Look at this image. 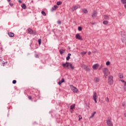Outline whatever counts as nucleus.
<instances>
[{"label":"nucleus","mask_w":126,"mask_h":126,"mask_svg":"<svg viewBox=\"0 0 126 126\" xmlns=\"http://www.w3.org/2000/svg\"><path fill=\"white\" fill-rule=\"evenodd\" d=\"M62 66L63 67H68L69 66L70 68L72 70L74 69V66L72 65V64L70 63L66 62L65 63H63Z\"/></svg>","instance_id":"f257e3e1"},{"label":"nucleus","mask_w":126,"mask_h":126,"mask_svg":"<svg viewBox=\"0 0 126 126\" xmlns=\"http://www.w3.org/2000/svg\"><path fill=\"white\" fill-rule=\"evenodd\" d=\"M103 73L104 74V77L105 78L108 77V76L110 74V71H109V69L107 68H104L102 70Z\"/></svg>","instance_id":"f03ea898"},{"label":"nucleus","mask_w":126,"mask_h":126,"mask_svg":"<svg viewBox=\"0 0 126 126\" xmlns=\"http://www.w3.org/2000/svg\"><path fill=\"white\" fill-rule=\"evenodd\" d=\"M106 124L108 126H113V123H112V119L111 117H108L106 120Z\"/></svg>","instance_id":"7ed1b4c3"},{"label":"nucleus","mask_w":126,"mask_h":126,"mask_svg":"<svg viewBox=\"0 0 126 126\" xmlns=\"http://www.w3.org/2000/svg\"><path fill=\"white\" fill-rule=\"evenodd\" d=\"M27 30L29 34H31V35H37V32H33L32 29L29 28Z\"/></svg>","instance_id":"20e7f679"},{"label":"nucleus","mask_w":126,"mask_h":126,"mask_svg":"<svg viewBox=\"0 0 126 126\" xmlns=\"http://www.w3.org/2000/svg\"><path fill=\"white\" fill-rule=\"evenodd\" d=\"M113 76L110 75L108 77V83L110 85H112L114 83V80H113Z\"/></svg>","instance_id":"39448f33"},{"label":"nucleus","mask_w":126,"mask_h":126,"mask_svg":"<svg viewBox=\"0 0 126 126\" xmlns=\"http://www.w3.org/2000/svg\"><path fill=\"white\" fill-rule=\"evenodd\" d=\"M70 88L71 89L72 91L74 92V93H77L78 92V90L75 88V87L73 86V85H70Z\"/></svg>","instance_id":"423d86ee"},{"label":"nucleus","mask_w":126,"mask_h":126,"mask_svg":"<svg viewBox=\"0 0 126 126\" xmlns=\"http://www.w3.org/2000/svg\"><path fill=\"white\" fill-rule=\"evenodd\" d=\"M97 97H98V95H97V93H96V92H94L93 99L94 100L95 103H97Z\"/></svg>","instance_id":"0eeeda50"},{"label":"nucleus","mask_w":126,"mask_h":126,"mask_svg":"<svg viewBox=\"0 0 126 126\" xmlns=\"http://www.w3.org/2000/svg\"><path fill=\"white\" fill-rule=\"evenodd\" d=\"M82 68L85 69V70H86V71H90V69L88 67V66H87L85 64H83L82 65Z\"/></svg>","instance_id":"6e6552de"},{"label":"nucleus","mask_w":126,"mask_h":126,"mask_svg":"<svg viewBox=\"0 0 126 126\" xmlns=\"http://www.w3.org/2000/svg\"><path fill=\"white\" fill-rule=\"evenodd\" d=\"M78 8H80V5H76L73 6L71 8V9H72V11H74V10H76V9H78Z\"/></svg>","instance_id":"1a4fd4ad"},{"label":"nucleus","mask_w":126,"mask_h":126,"mask_svg":"<svg viewBox=\"0 0 126 126\" xmlns=\"http://www.w3.org/2000/svg\"><path fill=\"white\" fill-rule=\"evenodd\" d=\"M123 34L121 35V36H122L121 40H122L123 43H124V42H125V41H126V34H125L124 33V32H123Z\"/></svg>","instance_id":"9d476101"},{"label":"nucleus","mask_w":126,"mask_h":126,"mask_svg":"<svg viewBox=\"0 0 126 126\" xmlns=\"http://www.w3.org/2000/svg\"><path fill=\"white\" fill-rule=\"evenodd\" d=\"M75 37L76 39H78V40H80L81 41H82L83 40V38L80 36V35L79 33H77L75 35Z\"/></svg>","instance_id":"9b49d317"},{"label":"nucleus","mask_w":126,"mask_h":126,"mask_svg":"<svg viewBox=\"0 0 126 126\" xmlns=\"http://www.w3.org/2000/svg\"><path fill=\"white\" fill-rule=\"evenodd\" d=\"M98 67H99V64L98 63L94 64L93 65V68L94 70L98 69Z\"/></svg>","instance_id":"f8f14e48"},{"label":"nucleus","mask_w":126,"mask_h":126,"mask_svg":"<svg viewBox=\"0 0 126 126\" xmlns=\"http://www.w3.org/2000/svg\"><path fill=\"white\" fill-rule=\"evenodd\" d=\"M94 82H95V83H98V82L100 81V79H99V78L95 77L94 78Z\"/></svg>","instance_id":"ddd939ff"},{"label":"nucleus","mask_w":126,"mask_h":126,"mask_svg":"<svg viewBox=\"0 0 126 126\" xmlns=\"http://www.w3.org/2000/svg\"><path fill=\"white\" fill-rule=\"evenodd\" d=\"M96 16H97V12L96 11H94L93 15H92V17L93 18H95V17H96Z\"/></svg>","instance_id":"4468645a"},{"label":"nucleus","mask_w":126,"mask_h":126,"mask_svg":"<svg viewBox=\"0 0 126 126\" xmlns=\"http://www.w3.org/2000/svg\"><path fill=\"white\" fill-rule=\"evenodd\" d=\"M121 81L122 82H123V83H124V90H125V91H126V82L125 80H121Z\"/></svg>","instance_id":"2eb2a0df"},{"label":"nucleus","mask_w":126,"mask_h":126,"mask_svg":"<svg viewBox=\"0 0 126 126\" xmlns=\"http://www.w3.org/2000/svg\"><path fill=\"white\" fill-rule=\"evenodd\" d=\"M58 7V6H57V5H55L51 9V11H54V10H56V9H57V8Z\"/></svg>","instance_id":"dca6fc26"},{"label":"nucleus","mask_w":126,"mask_h":126,"mask_svg":"<svg viewBox=\"0 0 126 126\" xmlns=\"http://www.w3.org/2000/svg\"><path fill=\"white\" fill-rule=\"evenodd\" d=\"M70 56H71V54L68 53L66 58V61H69V59H70Z\"/></svg>","instance_id":"f3484780"},{"label":"nucleus","mask_w":126,"mask_h":126,"mask_svg":"<svg viewBox=\"0 0 126 126\" xmlns=\"http://www.w3.org/2000/svg\"><path fill=\"white\" fill-rule=\"evenodd\" d=\"M8 35L9 37H14V33L12 32H8Z\"/></svg>","instance_id":"a211bd4d"},{"label":"nucleus","mask_w":126,"mask_h":126,"mask_svg":"<svg viewBox=\"0 0 126 126\" xmlns=\"http://www.w3.org/2000/svg\"><path fill=\"white\" fill-rule=\"evenodd\" d=\"M34 95L35 96L36 98H38V99L40 98V94H39V93H35L34 94Z\"/></svg>","instance_id":"6ab92c4d"},{"label":"nucleus","mask_w":126,"mask_h":126,"mask_svg":"<svg viewBox=\"0 0 126 126\" xmlns=\"http://www.w3.org/2000/svg\"><path fill=\"white\" fill-rule=\"evenodd\" d=\"M21 7H22V8H23V9H26L27 7H26V5L25 4V3L22 4Z\"/></svg>","instance_id":"aec40b11"},{"label":"nucleus","mask_w":126,"mask_h":126,"mask_svg":"<svg viewBox=\"0 0 126 126\" xmlns=\"http://www.w3.org/2000/svg\"><path fill=\"white\" fill-rule=\"evenodd\" d=\"M60 52L61 55H63V53L65 52V51L63 49H60Z\"/></svg>","instance_id":"412c9836"},{"label":"nucleus","mask_w":126,"mask_h":126,"mask_svg":"<svg viewBox=\"0 0 126 126\" xmlns=\"http://www.w3.org/2000/svg\"><path fill=\"white\" fill-rule=\"evenodd\" d=\"M75 107V104L71 105L70 106V110H73V109H74Z\"/></svg>","instance_id":"4be33fe9"},{"label":"nucleus","mask_w":126,"mask_h":126,"mask_svg":"<svg viewBox=\"0 0 126 126\" xmlns=\"http://www.w3.org/2000/svg\"><path fill=\"white\" fill-rule=\"evenodd\" d=\"M95 114H96V112H94V113L92 114V116L90 117V119H92V118L94 117Z\"/></svg>","instance_id":"5701e85b"},{"label":"nucleus","mask_w":126,"mask_h":126,"mask_svg":"<svg viewBox=\"0 0 126 126\" xmlns=\"http://www.w3.org/2000/svg\"><path fill=\"white\" fill-rule=\"evenodd\" d=\"M121 1L123 4H126V0H121Z\"/></svg>","instance_id":"b1692460"},{"label":"nucleus","mask_w":126,"mask_h":126,"mask_svg":"<svg viewBox=\"0 0 126 126\" xmlns=\"http://www.w3.org/2000/svg\"><path fill=\"white\" fill-rule=\"evenodd\" d=\"M63 4V2H62L61 1H58L57 2V5H61V4Z\"/></svg>","instance_id":"393cba45"},{"label":"nucleus","mask_w":126,"mask_h":126,"mask_svg":"<svg viewBox=\"0 0 126 126\" xmlns=\"http://www.w3.org/2000/svg\"><path fill=\"white\" fill-rule=\"evenodd\" d=\"M108 23H109V22L107 21H104L103 22V24H104V25H107V24H108Z\"/></svg>","instance_id":"a878e982"},{"label":"nucleus","mask_w":126,"mask_h":126,"mask_svg":"<svg viewBox=\"0 0 126 126\" xmlns=\"http://www.w3.org/2000/svg\"><path fill=\"white\" fill-rule=\"evenodd\" d=\"M83 12H84V13H87V12H88V11H87V9H83Z\"/></svg>","instance_id":"bb28decb"},{"label":"nucleus","mask_w":126,"mask_h":126,"mask_svg":"<svg viewBox=\"0 0 126 126\" xmlns=\"http://www.w3.org/2000/svg\"><path fill=\"white\" fill-rule=\"evenodd\" d=\"M78 31H82V28L81 27H78Z\"/></svg>","instance_id":"cd10ccee"},{"label":"nucleus","mask_w":126,"mask_h":126,"mask_svg":"<svg viewBox=\"0 0 126 126\" xmlns=\"http://www.w3.org/2000/svg\"><path fill=\"white\" fill-rule=\"evenodd\" d=\"M41 13L44 16H46V12H45V11H42Z\"/></svg>","instance_id":"c85d7f7f"},{"label":"nucleus","mask_w":126,"mask_h":126,"mask_svg":"<svg viewBox=\"0 0 126 126\" xmlns=\"http://www.w3.org/2000/svg\"><path fill=\"white\" fill-rule=\"evenodd\" d=\"M86 52H83L81 53V55H82V56H84V55H86Z\"/></svg>","instance_id":"c756f323"},{"label":"nucleus","mask_w":126,"mask_h":126,"mask_svg":"<svg viewBox=\"0 0 126 126\" xmlns=\"http://www.w3.org/2000/svg\"><path fill=\"white\" fill-rule=\"evenodd\" d=\"M105 101H106V102H107V103H109V102H110V99H109L108 97H106L105 98Z\"/></svg>","instance_id":"7c9ffc66"},{"label":"nucleus","mask_w":126,"mask_h":126,"mask_svg":"<svg viewBox=\"0 0 126 126\" xmlns=\"http://www.w3.org/2000/svg\"><path fill=\"white\" fill-rule=\"evenodd\" d=\"M104 18L105 19H109V16L106 15H104Z\"/></svg>","instance_id":"2f4dec72"},{"label":"nucleus","mask_w":126,"mask_h":126,"mask_svg":"<svg viewBox=\"0 0 126 126\" xmlns=\"http://www.w3.org/2000/svg\"><path fill=\"white\" fill-rule=\"evenodd\" d=\"M42 40L41 39V38L39 39L38 40V44L39 45H41V42Z\"/></svg>","instance_id":"473e14b6"},{"label":"nucleus","mask_w":126,"mask_h":126,"mask_svg":"<svg viewBox=\"0 0 126 126\" xmlns=\"http://www.w3.org/2000/svg\"><path fill=\"white\" fill-rule=\"evenodd\" d=\"M119 77L120 78H124V76L123 75V74H119Z\"/></svg>","instance_id":"72a5a7b5"},{"label":"nucleus","mask_w":126,"mask_h":126,"mask_svg":"<svg viewBox=\"0 0 126 126\" xmlns=\"http://www.w3.org/2000/svg\"><path fill=\"white\" fill-rule=\"evenodd\" d=\"M57 23L59 25H61V24H62V22L61 21H58Z\"/></svg>","instance_id":"f704fd0d"},{"label":"nucleus","mask_w":126,"mask_h":126,"mask_svg":"<svg viewBox=\"0 0 126 126\" xmlns=\"http://www.w3.org/2000/svg\"><path fill=\"white\" fill-rule=\"evenodd\" d=\"M103 65H100V67H99V68H98V70H100V69H102V68L103 67Z\"/></svg>","instance_id":"c9c22d12"},{"label":"nucleus","mask_w":126,"mask_h":126,"mask_svg":"<svg viewBox=\"0 0 126 126\" xmlns=\"http://www.w3.org/2000/svg\"><path fill=\"white\" fill-rule=\"evenodd\" d=\"M12 83H13V84H16V80H13Z\"/></svg>","instance_id":"e433bc0d"},{"label":"nucleus","mask_w":126,"mask_h":126,"mask_svg":"<svg viewBox=\"0 0 126 126\" xmlns=\"http://www.w3.org/2000/svg\"><path fill=\"white\" fill-rule=\"evenodd\" d=\"M106 65H110V62L108 61L106 63Z\"/></svg>","instance_id":"4c0bfd02"},{"label":"nucleus","mask_w":126,"mask_h":126,"mask_svg":"<svg viewBox=\"0 0 126 126\" xmlns=\"http://www.w3.org/2000/svg\"><path fill=\"white\" fill-rule=\"evenodd\" d=\"M61 82L62 83H63V82H64V79L62 78V80H61Z\"/></svg>","instance_id":"58836bf2"},{"label":"nucleus","mask_w":126,"mask_h":126,"mask_svg":"<svg viewBox=\"0 0 126 126\" xmlns=\"http://www.w3.org/2000/svg\"><path fill=\"white\" fill-rule=\"evenodd\" d=\"M82 119V117H81V115H79V121H80Z\"/></svg>","instance_id":"ea45409f"},{"label":"nucleus","mask_w":126,"mask_h":126,"mask_svg":"<svg viewBox=\"0 0 126 126\" xmlns=\"http://www.w3.org/2000/svg\"><path fill=\"white\" fill-rule=\"evenodd\" d=\"M28 98L29 99V100H31V99H32V96L30 95V96H28Z\"/></svg>","instance_id":"a19ab883"},{"label":"nucleus","mask_w":126,"mask_h":126,"mask_svg":"<svg viewBox=\"0 0 126 126\" xmlns=\"http://www.w3.org/2000/svg\"><path fill=\"white\" fill-rule=\"evenodd\" d=\"M35 58H39V55H38V54H36L35 55Z\"/></svg>","instance_id":"79ce46f5"},{"label":"nucleus","mask_w":126,"mask_h":126,"mask_svg":"<svg viewBox=\"0 0 126 126\" xmlns=\"http://www.w3.org/2000/svg\"><path fill=\"white\" fill-rule=\"evenodd\" d=\"M122 106L123 107H125V106H126V102H123V104H122Z\"/></svg>","instance_id":"37998d69"},{"label":"nucleus","mask_w":126,"mask_h":126,"mask_svg":"<svg viewBox=\"0 0 126 126\" xmlns=\"http://www.w3.org/2000/svg\"><path fill=\"white\" fill-rule=\"evenodd\" d=\"M62 83H62L61 81L58 82V84H59V85H61V84H62Z\"/></svg>","instance_id":"c03bdc74"},{"label":"nucleus","mask_w":126,"mask_h":126,"mask_svg":"<svg viewBox=\"0 0 126 126\" xmlns=\"http://www.w3.org/2000/svg\"><path fill=\"white\" fill-rule=\"evenodd\" d=\"M9 5H10V6H13V3H9Z\"/></svg>","instance_id":"a18cd8bd"},{"label":"nucleus","mask_w":126,"mask_h":126,"mask_svg":"<svg viewBox=\"0 0 126 126\" xmlns=\"http://www.w3.org/2000/svg\"><path fill=\"white\" fill-rule=\"evenodd\" d=\"M18 2H19L20 3H22V1H21V0H18Z\"/></svg>","instance_id":"49530a36"},{"label":"nucleus","mask_w":126,"mask_h":126,"mask_svg":"<svg viewBox=\"0 0 126 126\" xmlns=\"http://www.w3.org/2000/svg\"><path fill=\"white\" fill-rule=\"evenodd\" d=\"M88 55H91V52H89L88 53Z\"/></svg>","instance_id":"de8ad7c7"},{"label":"nucleus","mask_w":126,"mask_h":126,"mask_svg":"<svg viewBox=\"0 0 126 126\" xmlns=\"http://www.w3.org/2000/svg\"><path fill=\"white\" fill-rule=\"evenodd\" d=\"M124 7H125V8H126V3L124 5Z\"/></svg>","instance_id":"09e8293b"},{"label":"nucleus","mask_w":126,"mask_h":126,"mask_svg":"<svg viewBox=\"0 0 126 126\" xmlns=\"http://www.w3.org/2000/svg\"><path fill=\"white\" fill-rule=\"evenodd\" d=\"M7 1H8V2H10V0H7Z\"/></svg>","instance_id":"8fccbe9b"},{"label":"nucleus","mask_w":126,"mask_h":126,"mask_svg":"<svg viewBox=\"0 0 126 126\" xmlns=\"http://www.w3.org/2000/svg\"><path fill=\"white\" fill-rule=\"evenodd\" d=\"M125 61H126V58H125Z\"/></svg>","instance_id":"3c124183"},{"label":"nucleus","mask_w":126,"mask_h":126,"mask_svg":"<svg viewBox=\"0 0 126 126\" xmlns=\"http://www.w3.org/2000/svg\"><path fill=\"white\" fill-rule=\"evenodd\" d=\"M36 100H34V102H36Z\"/></svg>","instance_id":"603ef678"},{"label":"nucleus","mask_w":126,"mask_h":126,"mask_svg":"<svg viewBox=\"0 0 126 126\" xmlns=\"http://www.w3.org/2000/svg\"><path fill=\"white\" fill-rule=\"evenodd\" d=\"M71 113H72V111H71Z\"/></svg>","instance_id":"864d4df0"}]
</instances>
